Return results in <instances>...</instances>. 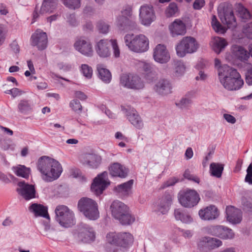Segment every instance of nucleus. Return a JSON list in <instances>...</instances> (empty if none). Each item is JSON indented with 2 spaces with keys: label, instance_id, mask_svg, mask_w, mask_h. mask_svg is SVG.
Listing matches in <instances>:
<instances>
[{
  "label": "nucleus",
  "instance_id": "c756f323",
  "mask_svg": "<svg viewBox=\"0 0 252 252\" xmlns=\"http://www.w3.org/2000/svg\"><path fill=\"white\" fill-rule=\"evenodd\" d=\"M109 170L112 176L124 178L127 175V169L118 162L112 164L109 168Z\"/></svg>",
  "mask_w": 252,
  "mask_h": 252
},
{
  "label": "nucleus",
  "instance_id": "6e6d98bb",
  "mask_svg": "<svg viewBox=\"0 0 252 252\" xmlns=\"http://www.w3.org/2000/svg\"><path fill=\"white\" fill-rule=\"evenodd\" d=\"M212 26L215 32H218L220 31V24L218 21L215 15H213L212 18Z\"/></svg>",
  "mask_w": 252,
  "mask_h": 252
},
{
  "label": "nucleus",
  "instance_id": "338daca9",
  "mask_svg": "<svg viewBox=\"0 0 252 252\" xmlns=\"http://www.w3.org/2000/svg\"><path fill=\"white\" fill-rule=\"evenodd\" d=\"M94 26L93 23L90 21L86 22L85 24L83 26V29L84 30L91 31L93 29Z\"/></svg>",
  "mask_w": 252,
  "mask_h": 252
},
{
  "label": "nucleus",
  "instance_id": "8fccbe9b",
  "mask_svg": "<svg viewBox=\"0 0 252 252\" xmlns=\"http://www.w3.org/2000/svg\"><path fill=\"white\" fill-rule=\"evenodd\" d=\"M175 73L177 76L183 75L185 71V66L181 61H177L175 64Z\"/></svg>",
  "mask_w": 252,
  "mask_h": 252
},
{
  "label": "nucleus",
  "instance_id": "412c9836",
  "mask_svg": "<svg viewBox=\"0 0 252 252\" xmlns=\"http://www.w3.org/2000/svg\"><path fill=\"white\" fill-rule=\"evenodd\" d=\"M153 57L156 62L160 63H166L170 59L166 46L162 44L156 46L154 50Z\"/></svg>",
  "mask_w": 252,
  "mask_h": 252
},
{
  "label": "nucleus",
  "instance_id": "7ed1b4c3",
  "mask_svg": "<svg viewBox=\"0 0 252 252\" xmlns=\"http://www.w3.org/2000/svg\"><path fill=\"white\" fill-rule=\"evenodd\" d=\"M226 70L227 74L224 76L223 86L228 90L240 89L244 84L243 80L236 69L226 66H221V70Z\"/></svg>",
  "mask_w": 252,
  "mask_h": 252
},
{
  "label": "nucleus",
  "instance_id": "dca6fc26",
  "mask_svg": "<svg viewBox=\"0 0 252 252\" xmlns=\"http://www.w3.org/2000/svg\"><path fill=\"white\" fill-rule=\"evenodd\" d=\"M122 110L134 127L139 129L143 127V121L135 109L128 106L126 107H122Z\"/></svg>",
  "mask_w": 252,
  "mask_h": 252
},
{
  "label": "nucleus",
  "instance_id": "69168bd1",
  "mask_svg": "<svg viewBox=\"0 0 252 252\" xmlns=\"http://www.w3.org/2000/svg\"><path fill=\"white\" fill-rule=\"evenodd\" d=\"M60 17V15L58 13H56L55 14H54L53 15H51L48 17L47 18V21L48 22L50 23V24L53 22L57 20L59 17Z\"/></svg>",
  "mask_w": 252,
  "mask_h": 252
},
{
  "label": "nucleus",
  "instance_id": "f8f14e48",
  "mask_svg": "<svg viewBox=\"0 0 252 252\" xmlns=\"http://www.w3.org/2000/svg\"><path fill=\"white\" fill-rule=\"evenodd\" d=\"M220 246V239L216 237L205 236L201 238L197 243V247L201 252H209Z\"/></svg>",
  "mask_w": 252,
  "mask_h": 252
},
{
  "label": "nucleus",
  "instance_id": "9b49d317",
  "mask_svg": "<svg viewBox=\"0 0 252 252\" xmlns=\"http://www.w3.org/2000/svg\"><path fill=\"white\" fill-rule=\"evenodd\" d=\"M199 200V194L194 189H187L179 196L180 204L185 207L190 208L195 206Z\"/></svg>",
  "mask_w": 252,
  "mask_h": 252
},
{
  "label": "nucleus",
  "instance_id": "052dcab7",
  "mask_svg": "<svg viewBox=\"0 0 252 252\" xmlns=\"http://www.w3.org/2000/svg\"><path fill=\"white\" fill-rule=\"evenodd\" d=\"M213 154V151H210L207 156L204 158V159L202 161V166L204 167H205L208 165V162L209 160H210L212 158V155Z\"/></svg>",
  "mask_w": 252,
  "mask_h": 252
},
{
  "label": "nucleus",
  "instance_id": "72a5a7b5",
  "mask_svg": "<svg viewBox=\"0 0 252 252\" xmlns=\"http://www.w3.org/2000/svg\"><path fill=\"white\" fill-rule=\"evenodd\" d=\"M58 0H43L39 10L41 15L53 13L57 8Z\"/></svg>",
  "mask_w": 252,
  "mask_h": 252
},
{
  "label": "nucleus",
  "instance_id": "393cba45",
  "mask_svg": "<svg viewBox=\"0 0 252 252\" xmlns=\"http://www.w3.org/2000/svg\"><path fill=\"white\" fill-rule=\"evenodd\" d=\"M154 89L159 95L164 96L172 93V86L168 80L163 79L155 84Z\"/></svg>",
  "mask_w": 252,
  "mask_h": 252
},
{
  "label": "nucleus",
  "instance_id": "ddd939ff",
  "mask_svg": "<svg viewBox=\"0 0 252 252\" xmlns=\"http://www.w3.org/2000/svg\"><path fill=\"white\" fill-rule=\"evenodd\" d=\"M173 194L172 191L166 192L164 195L155 205V210L164 215L169 210L172 203Z\"/></svg>",
  "mask_w": 252,
  "mask_h": 252
},
{
  "label": "nucleus",
  "instance_id": "37998d69",
  "mask_svg": "<svg viewBox=\"0 0 252 252\" xmlns=\"http://www.w3.org/2000/svg\"><path fill=\"white\" fill-rule=\"evenodd\" d=\"M206 232L208 234L214 236L216 238L220 239V226L212 225L206 228Z\"/></svg>",
  "mask_w": 252,
  "mask_h": 252
},
{
  "label": "nucleus",
  "instance_id": "20e7f679",
  "mask_svg": "<svg viewBox=\"0 0 252 252\" xmlns=\"http://www.w3.org/2000/svg\"><path fill=\"white\" fill-rule=\"evenodd\" d=\"M78 207L79 211L90 220H95L99 218L97 204L95 201L91 198H81L78 202Z\"/></svg>",
  "mask_w": 252,
  "mask_h": 252
},
{
  "label": "nucleus",
  "instance_id": "13d9d810",
  "mask_svg": "<svg viewBox=\"0 0 252 252\" xmlns=\"http://www.w3.org/2000/svg\"><path fill=\"white\" fill-rule=\"evenodd\" d=\"M6 30L5 27L2 24H0V46L2 44L5 40Z\"/></svg>",
  "mask_w": 252,
  "mask_h": 252
},
{
  "label": "nucleus",
  "instance_id": "c9c22d12",
  "mask_svg": "<svg viewBox=\"0 0 252 252\" xmlns=\"http://www.w3.org/2000/svg\"><path fill=\"white\" fill-rule=\"evenodd\" d=\"M11 169L16 175L25 179L29 178L31 173L30 168L21 164L12 166Z\"/></svg>",
  "mask_w": 252,
  "mask_h": 252
},
{
  "label": "nucleus",
  "instance_id": "2eb2a0df",
  "mask_svg": "<svg viewBox=\"0 0 252 252\" xmlns=\"http://www.w3.org/2000/svg\"><path fill=\"white\" fill-rule=\"evenodd\" d=\"M107 176V173L103 172L97 175L95 177L92 184L91 190L96 195L101 194L107 186L109 184V182L106 181Z\"/></svg>",
  "mask_w": 252,
  "mask_h": 252
},
{
  "label": "nucleus",
  "instance_id": "1a4fd4ad",
  "mask_svg": "<svg viewBox=\"0 0 252 252\" xmlns=\"http://www.w3.org/2000/svg\"><path fill=\"white\" fill-rule=\"evenodd\" d=\"M75 235L78 241L85 243H91L95 239V233L93 228L83 223L78 225Z\"/></svg>",
  "mask_w": 252,
  "mask_h": 252
},
{
  "label": "nucleus",
  "instance_id": "de8ad7c7",
  "mask_svg": "<svg viewBox=\"0 0 252 252\" xmlns=\"http://www.w3.org/2000/svg\"><path fill=\"white\" fill-rule=\"evenodd\" d=\"M66 19L67 23L72 27H77L80 24V22L77 20L75 13L66 15Z\"/></svg>",
  "mask_w": 252,
  "mask_h": 252
},
{
  "label": "nucleus",
  "instance_id": "4468645a",
  "mask_svg": "<svg viewBox=\"0 0 252 252\" xmlns=\"http://www.w3.org/2000/svg\"><path fill=\"white\" fill-rule=\"evenodd\" d=\"M18 186L17 192L25 200H29L36 197V190L33 185L21 181L18 183Z\"/></svg>",
  "mask_w": 252,
  "mask_h": 252
},
{
  "label": "nucleus",
  "instance_id": "6e6552de",
  "mask_svg": "<svg viewBox=\"0 0 252 252\" xmlns=\"http://www.w3.org/2000/svg\"><path fill=\"white\" fill-rule=\"evenodd\" d=\"M120 84L124 88L132 90H140L144 87V82L139 76L133 74H122Z\"/></svg>",
  "mask_w": 252,
  "mask_h": 252
},
{
  "label": "nucleus",
  "instance_id": "bb28decb",
  "mask_svg": "<svg viewBox=\"0 0 252 252\" xmlns=\"http://www.w3.org/2000/svg\"><path fill=\"white\" fill-rule=\"evenodd\" d=\"M169 29L173 37L184 35L186 33L185 24L180 19H176L169 26Z\"/></svg>",
  "mask_w": 252,
  "mask_h": 252
},
{
  "label": "nucleus",
  "instance_id": "e2e57ef3",
  "mask_svg": "<svg viewBox=\"0 0 252 252\" xmlns=\"http://www.w3.org/2000/svg\"><path fill=\"white\" fill-rule=\"evenodd\" d=\"M223 118L228 123L232 124H234L236 121L234 117L228 114H223Z\"/></svg>",
  "mask_w": 252,
  "mask_h": 252
},
{
  "label": "nucleus",
  "instance_id": "5701e85b",
  "mask_svg": "<svg viewBox=\"0 0 252 252\" xmlns=\"http://www.w3.org/2000/svg\"><path fill=\"white\" fill-rule=\"evenodd\" d=\"M195 95V92L194 91L187 92L175 102L176 106L182 110H189L192 104V99L194 98Z\"/></svg>",
  "mask_w": 252,
  "mask_h": 252
},
{
  "label": "nucleus",
  "instance_id": "aec40b11",
  "mask_svg": "<svg viewBox=\"0 0 252 252\" xmlns=\"http://www.w3.org/2000/svg\"><path fill=\"white\" fill-rule=\"evenodd\" d=\"M117 25L121 31H134L138 29L135 20L123 15L117 18Z\"/></svg>",
  "mask_w": 252,
  "mask_h": 252
},
{
  "label": "nucleus",
  "instance_id": "e433bc0d",
  "mask_svg": "<svg viewBox=\"0 0 252 252\" xmlns=\"http://www.w3.org/2000/svg\"><path fill=\"white\" fill-rule=\"evenodd\" d=\"M174 216L176 220H180L185 223H190L193 220L189 214L181 209H176L175 210Z\"/></svg>",
  "mask_w": 252,
  "mask_h": 252
},
{
  "label": "nucleus",
  "instance_id": "f257e3e1",
  "mask_svg": "<svg viewBox=\"0 0 252 252\" xmlns=\"http://www.w3.org/2000/svg\"><path fill=\"white\" fill-rule=\"evenodd\" d=\"M37 169L42 174V178L46 182H52L57 179L62 172L61 164L56 160L48 157L39 158Z\"/></svg>",
  "mask_w": 252,
  "mask_h": 252
},
{
  "label": "nucleus",
  "instance_id": "2f4dec72",
  "mask_svg": "<svg viewBox=\"0 0 252 252\" xmlns=\"http://www.w3.org/2000/svg\"><path fill=\"white\" fill-rule=\"evenodd\" d=\"M101 157L94 154H86L82 160L83 164H85L92 168H97L100 163Z\"/></svg>",
  "mask_w": 252,
  "mask_h": 252
},
{
  "label": "nucleus",
  "instance_id": "6ab92c4d",
  "mask_svg": "<svg viewBox=\"0 0 252 252\" xmlns=\"http://www.w3.org/2000/svg\"><path fill=\"white\" fill-rule=\"evenodd\" d=\"M32 45L36 46L40 50H43L47 47L48 39L46 32L37 30L31 37Z\"/></svg>",
  "mask_w": 252,
  "mask_h": 252
},
{
  "label": "nucleus",
  "instance_id": "864d4df0",
  "mask_svg": "<svg viewBox=\"0 0 252 252\" xmlns=\"http://www.w3.org/2000/svg\"><path fill=\"white\" fill-rule=\"evenodd\" d=\"M81 71L87 78H91L93 74V69L91 66L86 64H82L81 66Z\"/></svg>",
  "mask_w": 252,
  "mask_h": 252
},
{
  "label": "nucleus",
  "instance_id": "f03ea898",
  "mask_svg": "<svg viewBox=\"0 0 252 252\" xmlns=\"http://www.w3.org/2000/svg\"><path fill=\"white\" fill-rule=\"evenodd\" d=\"M126 46L131 51L135 53H143L149 48V40L143 34H126L124 37Z\"/></svg>",
  "mask_w": 252,
  "mask_h": 252
},
{
  "label": "nucleus",
  "instance_id": "cd10ccee",
  "mask_svg": "<svg viewBox=\"0 0 252 252\" xmlns=\"http://www.w3.org/2000/svg\"><path fill=\"white\" fill-rule=\"evenodd\" d=\"M133 184V180H130L126 183L117 186L115 188L114 190L121 197H127L132 193Z\"/></svg>",
  "mask_w": 252,
  "mask_h": 252
},
{
  "label": "nucleus",
  "instance_id": "7c9ffc66",
  "mask_svg": "<svg viewBox=\"0 0 252 252\" xmlns=\"http://www.w3.org/2000/svg\"><path fill=\"white\" fill-rule=\"evenodd\" d=\"M232 53L233 56L237 60L246 62L249 59V52L243 47L234 45L232 47Z\"/></svg>",
  "mask_w": 252,
  "mask_h": 252
},
{
  "label": "nucleus",
  "instance_id": "49530a36",
  "mask_svg": "<svg viewBox=\"0 0 252 252\" xmlns=\"http://www.w3.org/2000/svg\"><path fill=\"white\" fill-rule=\"evenodd\" d=\"M96 27L100 33L106 34L109 31L110 26L107 22L100 20L97 22Z\"/></svg>",
  "mask_w": 252,
  "mask_h": 252
},
{
  "label": "nucleus",
  "instance_id": "774afa93",
  "mask_svg": "<svg viewBox=\"0 0 252 252\" xmlns=\"http://www.w3.org/2000/svg\"><path fill=\"white\" fill-rule=\"evenodd\" d=\"M246 31V32L249 33L248 34L249 37L252 39V22L248 24L247 29Z\"/></svg>",
  "mask_w": 252,
  "mask_h": 252
},
{
  "label": "nucleus",
  "instance_id": "f704fd0d",
  "mask_svg": "<svg viewBox=\"0 0 252 252\" xmlns=\"http://www.w3.org/2000/svg\"><path fill=\"white\" fill-rule=\"evenodd\" d=\"M141 66L143 70L145 79L149 82L152 81L156 77V73L153 65L150 63H142Z\"/></svg>",
  "mask_w": 252,
  "mask_h": 252
},
{
  "label": "nucleus",
  "instance_id": "423d86ee",
  "mask_svg": "<svg viewBox=\"0 0 252 252\" xmlns=\"http://www.w3.org/2000/svg\"><path fill=\"white\" fill-rule=\"evenodd\" d=\"M55 219L63 227L68 228L74 224V214L64 205H58L55 210Z\"/></svg>",
  "mask_w": 252,
  "mask_h": 252
},
{
  "label": "nucleus",
  "instance_id": "680f3d73",
  "mask_svg": "<svg viewBox=\"0 0 252 252\" xmlns=\"http://www.w3.org/2000/svg\"><path fill=\"white\" fill-rule=\"evenodd\" d=\"M215 66L217 70L219 79L220 80V62L218 58L215 60Z\"/></svg>",
  "mask_w": 252,
  "mask_h": 252
},
{
  "label": "nucleus",
  "instance_id": "4be33fe9",
  "mask_svg": "<svg viewBox=\"0 0 252 252\" xmlns=\"http://www.w3.org/2000/svg\"><path fill=\"white\" fill-rule=\"evenodd\" d=\"M200 218L204 220H212L216 219L220 215L219 211L215 205H211L199 210Z\"/></svg>",
  "mask_w": 252,
  "mask_h": 252
},
{
  "label": "nucleus",
  "instance_id": "4c0bfd02",
  "mask_svg": "<svg viewBox=\"0 0 252 252\" xmlns=\"http://www.w3.org/2000/svg\"><path fill=\"white\" fill-rule=\"evenodd\" d=\"M97 69L99 79L105 83H109L111 80V74L110 71L104 68L101 64L97 66Z\"/></svg>",
  "mask_w": 252,
  "mask_h": 252
},
{
  "label": "nucleus",
  "instance_id": "a878e982",
  "mask_svg": "<svg viewBox=\"0 0 252 252\" xmlns=\"http://www.w3.org/2000/svg\"><path fill=\"white\" fill-rule=\"evenodd\" d=\"M227 220L230 222L236 224L240 223L242 220V213L240 209L235 208L233 206H228L226 208Z\"/></svg>",
  "mask_w": 252,
  "mask_h": 252
},
{
  "label": "nucleus",
  "instance_id": "0e129e2a",
  "mask_svg": "<svg viewBox=\"0 0 252 252\" xmlns=\"http://www.w3.org/2000/svg\"><path fill=\"white\" fill-rule=\"evenodd\" d=\"M74 94L76 98L81 100H84L87 98V95L83 92L81 91H76Z\"/></svg>",
  "mask_w": 252,
  "mask_h": 252
},
{
  "label": "nucleus",
  "instance_id": "a18cd8bd",
  "mask_svg": "<svg viewBox=\"0 0 252 252\" xmlns=\"http://www.w3.org/2000/svg\"><path fill=\"white\" fill-rule=\"evenodd\" d=\"M210 45L215 52L217 54L220 53V37L219 36L213 37Z\"/></svg>",
  "mask_w": 252,
  "mask_h": 252
},
{
  "label": "nucleus",
  "instance_id": "ea45409f",
  "mask_svg": "<svg viewBox=\"0 0 252 252\" xmlns=\"http://www.w3.org/2000/svg\"><path fill=\"white\" fill-rule=\"evenodd\" d=\"M117 220H118L122 224L128 225L135 221V217L129 213V210H128L126 213H124V215Z\"/></svg>",
  "mask_w": 252,
  "mask_h": 252
},
{
  "label": "nucleus",
  "instance_id": "5fc2aeb1",
  "mask_svg": "<svg viewBox=\"0 0 252 252\" xmlns=\"http://www.w3.org/2000/svg\"><path fill=\"white\" fill-rule=\"evenodd\" d=\"M178 7L175 3H170L166 10L167 16L171 17L174 15L177 11Z\"/></svg>",
  "mask_w": 252,
  "mask_h": 252
},
{
  "label": "nucleus",
  "instance_id": "b1692460",
  "mask_svg": "<svg viewBox=\"0 0 252 252\" xmlns=\"http://www.w3.org/2000/svg\"><path fill=\"white\" fill-rule=\"evenodd\" d=\"M110 39H102L99 40L95 46L96 53L101 58H107L111 55L109 47Z\"/></svg>",
  "mask_w": 252,
  "mask_h": 252
},
{
  "label": "nucleus",
  "instance_id": "c85d7f7f",
  "mask_svg": "<svg viewBox=\"0 0 252 252\" xmlns=\"http://www.w3.org/2000/svg\"><path fill=\"white\" fill-rule=\"evenodd\" d=\"M110 209L112 216L117 219L120 218L124 213H126L128 210V207L124 203L119 200L114 201L111 206Z\"/></svg>",
  "mask_w": 252,
  "mask_h": 252
},
{
  "label": "nucleus",
  "instance_id": "0eeeda50",
  "mask_svg": "<svg viewBox=\"0 0 252 252\" xmlns=\"http://www.w3.org/2000/svg\"><path fill=\"white\" fill-rule=\"evenodd\" d=\"M106 239L109 243L124 248H126L131 245L133 239L132 235L126 232L119 233L110 232L107 234Z\"/></svg>",
  "mask_w": 252,
  "mask_h": 252
},
{
  "label": "nucleus",
  "instance_id": "473e14b6",
  "mask_svg": "<svg viewBox=\"0 0 252 252\" xmlns=\"http://www.w3.org/2000/svg\"><path fill=\"white\" fill-rule=\"evenodd\" d=\"M29 209L30 211L33 213L35 217H42L50 220L47 207L41 204L33 203L29 207Z\"/></svg>",
  "mask_w": 252,
  "mask_h": 252
},
{
  "label": "nucleus",
  "instance_id": "603ef678",
  "mask_svg": "<svg viewBox=\"0 0 252 252\" xmlns=\"http://www.w3.org/2000/svg\"><path fill=\"white\" fill-rule=\"evenodd\" d=\"M69 106L73 110L77 113H80L82 111V105L79 101L77 99H73L71 100L70 102Z\"/></svg>",
  "mask_w": 252,
  "mask_h": 252
},
{
  "label": "nucleus",
  "instance_id": "58836bf2",
  "mask_svg": "<svg viewBox=\"0 0 252 252\" xmlns=\"http://www.w3.org/2000/svg\"><path fill=\"white\" fill-rule=\"evenodd\" d=\"M18 111L23 114H28L32 111V104L28 100L22 99L18 105Z\"/></svg>",
  "mask_w": 252,
  "mask_h": 252
},
{
  "label": "nucleus",
  "instance_id": "a211bd4d",
  "mask_svg": "<svg viewBox=\"0 0 252 252\" xmlns=\"http://www.w3.org/2000/svg\"><path fill=\"white\" fill-rule=\"evenodd\" d=\"M75 49L82 54L87 57H91L93 55L92 44L87 38L80 37L77 39L74 44Z\"/></svg>",
  "mask_w": 252,
  "mask_h": 252
},
{
  "label": "nucleus",
  "instance_id": "a19ab883",
  "mask_svg": "<svg viewBox=\"0 0 252 252\" xmlns=\"http://www.w3.org/2000/svg\"><path fill=\"white\" fill-rule=\"evenodd\" d=\"M63 3L71 9L79 8L81 6V0H61Z\"/></svg>",
  "mask_w": 252,
  "mask_h": 252
},
{
  "label": "nucleus",
  "instance_id": "bf43d9fd",
  "mask_svg": "<svg viewBox=\"0 0 252 252\" xmlns=\"http://www.w3.org/2000/svg\"><path fill=\"white\" fill-rule=\"evenodd\" d=\"M205 4L204 0H195L193 4V7L194 9L200 10Z\"/></svg>",
  "mask_w": 252,
  "mask_h": 252
},
{
  "label": "nucleus",
  "instance_id": "f3484780",
  "mask_svg": "<svg viewBox=\"0 0 252 252\" xmlns=\"http://www.w3.org/2000/svg\"><path fill=\"white\" fill-rule=\"evenodd\" d=\"M139 17L141 23L145 26L150 25L156 18L153 7L151 5H143L139 10Z\"/></svg>",
  "mask_w": 252,
  "mask_h": 252
},
{
  "label": "nucleus",
  "instance_id": "09e8293b",
  "mask_svg": "<svg viewBox=\"0 0 252 252\" xmlns=\"http://www.w3.org/2000/svg\"><path fill=\"white\" fill-rule=\"evenodd\" d=\"M234 236V234L231 229L221 226V239H231Z\"/></svg>",
  "mask_w": 252,
  "mask_h": 252
},
{
  "label": "nucleus",
  "instance_id": "39448f33",
  "mask_svg": "<svg viewBox=\"0 0 252 252\" xmlns=\"http://www.w3.org/2000/svg\"><path fill=\"white\" fill-rule=\"evenodd\" d=\"M199 48V44L196 39L191 36H186L176 46V51L178 57L183 58L187 54L195 52Z\"/></svg>",
  "mask_w": 252,
  "mask_h": 252
},
{
  "label": "nucleus",
  "instance_id": "79ce46f5",
  "mask_svg": "<svg viewBox=\"0 0 252 252\" xmlns=\"http://www.w3.org/2000/svg\"><path fill=\"white\" fill-rule=\"evenodd\" d=\"M237 8L239 15L243 21L246 22L247 20L250 18L251 15L249 11L241 4H239Z\"/></svg>",
  "mask_w": 252,
  "mask_h": 252
},
{
  "label": "nucleus",
  "instance_id": "4d7b16f0",
  "mask_svg": "<svg viewBox=\"0 0 252 252\" xmlns=\"http://www.w3.org/2000/svg\"><path fill=\"white\" fill-rule=\"evenodd\" d=\"M178 182V180L175 178H170L162 184L160 187V189H163L167 187L173 186Z\"/></svg>",
  "mask_w": 252,
  "mask_h": 252
},
{
  "label": "nucleus",
  "instance_id": "3c124183",
  "mask_svg": "<svg viewBox=\"0 0 252 252\" xmlns=\"http://www.w3.org/2000/svg\"><path fill=\"white\" fill-rule=\"evenodd\" d=\"M110 42L114 57L115 58L119 57L120 55V50L118 44L117 40L116 39H110Z\"/></svg>",
  "mask_w": 252,
  "mask_h": 252
},
{
  "label": "nucleus",
  "instance_id": "c03bdc74",
  "mask_svg": "<svg viewBox=\"0 0 252 252\" xmlns=\"http://www.w3.org/2000/svg\"><path fill=\"white\" fill-rule=\"evenodd\" d=\"M211 175L217 178L220 177V164L213 162L210 166Z\"/></svg>",
  "mask_w": 252,
  "mask_h": 252
},
{
  "label": "nucleus",
  "instance_id": "9d476101",
  "mask_svg": "<svg viewBox=\"0 0 252 252\" xmlns=\"http://www.w3.org/2000/svg\"><path fill=\"white\" fill-rule=\"evenodd\" d=\"M223 12L224 21H222L223 25H221V33H224L226 32L227 29H233L236 28L237 23L236 19L234 15L232 5L229 3H225L223 6Z\"/></svg>",
  "mask_w": 252,
  "mask_h": 252
}]
</instances>
